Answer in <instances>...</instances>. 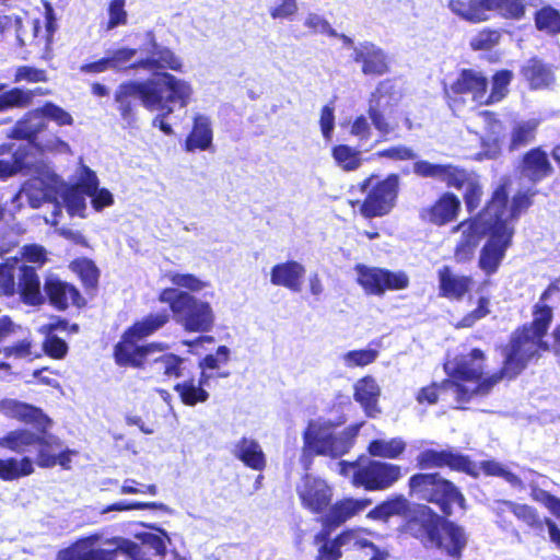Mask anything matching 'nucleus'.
<instances>
[{"instance_id": "obj_16", "label": "nucleus", "mask_w": 560, "mask_h": 560, "mask_svg": "<svg viewBox=\"0 0 560 560\" xmlns=\"http://www.w3.org/2000/svg\"><path fill=\"white\" fill-rule=\"evenodd\" d=\"M96 535L80 538L67 548L58 551L56 560H117L121 553L120 541L122 538L107 539L108 548L96 547Z\"/></svg>"}, {"instance_id": "obj_28", "label": "nucleus", "mask_w": 560, "mask_h": 560, "mask_svg": "<svg viewBox=\"0 0 560 560\" xmlns=\"http://www.w3.org/2000/svg\"><path fill=\"white\" fill-rule=\"evenodd\" d=\"M44 291L49 303L58 311H66L71 305L78 308L86 305L85 299L77 287L59 279H47L44 283Z\"/></svg>"}, {"instance_id": "obj_10", "label": "nucleus", "mask_w": 560, "mask_h": 560, "mask_svg": "<svg viewBox=\"0 0 560 560\" xmlns=\"http://www.w3.org/2000/svg\"><path fill=\"white\" fill-rule=\"evenodd\" d=\"M448 9L460 19L479 23L488 19L487 12L497 11L506 20L520 21L526 15L524 0H450Z\"/></svg>"}, {"instance_id": "obj_59", "label": "nucleus", "mask_w": 560, "mask_h": 560, "mask_svg": "<svg viewBox=\"0 0 560 560\" xmlns=\"http://www.w3.org/2000/svg\"><path fill=\"white\" fill-rule=\"evenodd\" d=\"M43 110L45 113L47 122L54 121L59 127L72 126L74 122L73 117L69 112L55 104L54 102L47 101L43 104Z\"/></svg>"}, {"instance_id": "obj_4", "label": "nucleus", "mask_w": 560, "mask_h": 560, "mask_svg": "<svg viewBox=\"0 0 560 560\" xmlns=\"http://www.w3.org/2000/svg\"><path fill=\"white\" fill-rule=\"evenodd\" d=\"M508 202L509 184L501 183L480 211L481 225L488 238L479 252L478 267L486 276L498 272L512 245L514 229L508 223Z\"/></svg>"}, {"instance_id": "obj_25", "label": "nucleus", "mask_w": 560, "mask_h": 560, "mask_svg": "<svg viewBox=\"0 0 560 560\" xmlns=\"http://www.w3.org/2000/svg\"><path fill=\"white\" fill-rule=\"evenodd\" d=\"M48 127L49 125L42 105L25 112L10 129L8 137L10 139L25 140L31 144H36L39 135L46 132Z\"/></svg>"}, {"instance_id": "obj_21", "label": "nucleus", "mask_w": 560, "mask_h": 560, "mask_svg": "<svg viewBox=\"0 0 560 560\" xmlns=\"http://www.w3.org/2000/svg\"><path fill=\"white\" fill-rule=\"evenodd\" d=\"M139 538L140 544L122 539L120 541L121 553L131 560L163 559L166 556V542L170 541V538L164 530H160L159 534L142 533Z\"/></svg>"}, {"instance_id": "obj_55", "label": "nucleus", "mask_w": 560, "mask_h": 560, "mask_svg": "<svg viewBox=\"0 0 560 560\" xmlns=\"http://www.w3.org/2000/svg\"><path fill=\"white\" fill-rule=\"evenodd\" d=\"M501 36L499 30L486 27L470 39L469 45L472 50H490L499 44Z\"/></svg>"}, {"instance_id": "obj_57", "label": "nucleus", "mask_w": 560, "mask_h": 560, "mask_svg": "<svg viewBox=\"0 0 560 560\" xmlns=\"http://www.w3.org/2000/svg\"><path fill=\"white\" fill-rule=\"evenodd\" d=\"M377 355L378 352L374 349L351 350L343 355V362L347 368H362L373 363Z\"/></svg>"}, {"instance_id": "obj_31", "label": "nucleus", "mask_w": 560, "mask_h": 560, "mask_svg": "<svg viewBox=\"0 0 560 560\" xmlns=\"http://www.w3.org/2000/svg\"><path fill=\"white\" fill-rule=\"evenodd\" d=\"M518 170L520 174L533 184L544 180L553 173L548 154L540 147L532 148L523 154Z\"/></svg>"}, {"instance_id": "obj_44", "label": "nucleus", "mask_w": 560, "mask_h": 560, "mask_svg": "<svg viewBox=\"0 0 560 560\" xmlns=\"http://www.w3.org/2000/svg\"><path fill=\"white\" fill-rule=\"evenodd\" d=\"M407 444L401 438H393L389 440L374 439L366 451L372 457L397 459L406 451Z\"/></svg>"}, {"instance_id": "obj_46", "label": "nucleus", "mask_w": 560, "mask_h": 560, "mask_svg": "<svg viewBox=\"0 0 560 560\" xmlns=\"http://www.w3.org/2000/svg\"><path fill=\"white\" fill-rule=\"evenodd\" d=\"M534 23L537 31L547 35L560 34V11L550 4L542 5L534 13Z\"/></svg>"}, {"instance_id": "obj_39", "label": "nucleus", "mask_w": 560, "mask_h": 560, "mask_svg": "<svg viewBox=\"0 0 560 560\" xmlns=\"http://www.w3.org/2000/svg\"><path fill=\"white\" fill-rule=\"evenodd\" d=\"M184 359L173 352H165L152 360L148 359L145 369L152 377L170 380L183 375Z\"/></svg>"}, {"instance_id": "obj_53", "label": "nucleus", "mask_w": 560, "mask_h": 560, "mask_svg": "<svg viewBox=\"0 0 560 560\" xmlns=\"http://www.w3.org/2000/svg\"><path fill=\"white\" fill-rule=\"evenodd\" d=\"M231 351L226 346H219L215 353L206 354L198 361L200 373H209L208 371L219 370L221 365L230 361Z\"/></svg>"}, {"instance_id": "obj_32", "label": "nucleus", "mask_w": 560, "mask_h": 560, "mask_svg": "<svg viewBox=\"0 0 560 560\" xmlns=\"http://www.w3.org/2000/svg\"><path fill=\"white\" fill-rule=\"evenodd\" d=\"M505 506L517 517V520L525 523L529 528L541 532L544 526L547 525L550 538L560 547V529L550 518H541L537 510L528 504L515 503L505 501Z\"/></svg>"}, {"instance_id": "obj_49", "label": "nucleus", "mask_w": 560, "mask_h": 560, "mask_svg": "<svg viewBox=\"0 0 560 560\" xmlns=\"http://www.w3.org/2000/svg\"><path fill=\"white\" fill-rule=\"evenodd\" d=\"M85 194L79 188V185H65L61 198L70 215H80L84 218Z\"/></svg>"}, {"instance_id": "obj_23", "label": "nucleus", "mask_w": 560, "mask_h": 560, "mask_svg": "<svg viewBox=\"0 0 560 560\" xmlns=\"http://www.w3.org/2000/svg\"><path fill=\"white\" fill-rule=\"evenodd\" d=\"M488 86L489 80L482 72L464 68L448 86H444V93L448 97L469 94L475 103L485 105Z\"/></svg>"}, {"instance_id": "obj_29", "label": "nucleus", "mask_w": 560, "mask_h": 560, "mask_svg": "<svg viewBox=\"0 0 560 560\" xmlns=\"http://www.w3.org/2000/svg\"><path fill=\"white\" fill-rule=\"evenodd\" d=\"M48 94H50V91L40 86L24 89L0 83V114L13 109L28 108L33 105L35 96H46Z\"/></svg>"}, {"instance_id": "obj_60", "label": "nucleus", "mask_w": 560, "mask_h": 560, "mask_svg": "<svg viewBox=\"0 0 560 560\" xmlns=\"http://www.w3.org/2000/svg\"><path fill=\"white\" fill-rule=\"evenodd\" d=\"M171 282L178 288L186 289L185 291L189 293L202 291L208 282L200 280L192 273H179L175 272L170 276Z\"/></svg>"}, {"instance_id": "obj_33", "label": "nucleus", "mask_w": 560, "mask_h": 560, "mask_svg": "<svg viewBox=\"0 0 560 560\" xmlns=\"http://www.w3.org/2000/svg\"><path fill=\"white\" fill-rule=\"evenodd\" d=\"M520 73L530 90L548 89L556 80L552 67L538 57L529 58L521 67Z\"/></svg>"}, {"instance_id": "obj_20", "label": "nucleus", "mask_w": 560, "mask_h": 560, "mask_svg": "<svg viewBox=\"0 0 560 560\" xmlns=\"http://www.w3.org/2000/svg\"><path fill=\"white\" fill-rule=\"evenodd\" d=\"M460 211L458 196L452 191H443L431 205L419 210V218L424 223L441 228L454 222Z\"/></svg>"}, {"instance_id": "obj_56", "label": "nucleus", "mask_w": 560, "mask_h": 560, "mask_svg": "<svg viewBox=\"0 0 560 560\" xmlns=\"http://www.w3.org/2000/svg\"><path fill=\"white\" fill-rule=\"evenodd\" d=\"M446 164L431 163L427 160L416 161L412 172L421 178H432L443 182Z\"/></svg>"}, {"instance_id": "obj_45", "label": "nucleus", "mask_w": 560, "mask_h": 560, "mask_svg": "<svg viewBox=\"0 0 560 560\" xmlns=\"http://www.w3.org/2000/svg\"><path fill=\"white\" fill-rule=\"evenodd\" d=\"M513 72L509 69L495 71L491 77V90L486 92L485 105H493L503 101L510 90L509 86L513 80Z\"/></svg>"}, {"instance_id": "obj_34", "label": "nucleus", "mask_w": 560, "mask_h": 560, "mask_svg": "<svg viewBox=\"0 0 560 560\" xmlns=\"http://www.w3.org/2000/svg\"><path fill=\"white\" fill-rule=\"evenodd\" d=\"M305 268L296 260H287L275 265L270 271V281L273 285L284 287L292 292L301 291Z\"/></svg>"}, {"instance_id": "obj_47", "label": "nucleus", "mask_w": 560, "mask_h": 560, "mask_svg": "<svg viewBox=\"0 0 560 560\" xmlns=\"http://www.w3.org/2000/svg\"><path fill=\"white\" fill-rule=\"evenodd\" d=\"M477 177L478 175L474 171H469L452 163H446L443 183L448 188L462 190Z\"/></svg>"}, {"instance_id": "obj_40", "label": "nucleus", "mask_w": 560, "mask_h": 560, "mask_svg": "<svg viewBox=\"0 0 560 560\" xmlns=\"http://www.w3.org/2000/svg\"><path fill=\"white\" fill-rule=\"evenodd\" d=\"M413 504L401 493L394 494L376 504L368 514L369 517L387 521L393 516L407 518Z\"/></svg>"}, {"instance_id": "obj_27", "label": "nucleus", "mask_w": 560, "mask_h": 560, "mask_svg": "<svg viewBox=\"0 0 560 560\" xmlns=\"http://www.w3.org/2000/svg\"><path fill=\"white\" fill-rule=\"evenodd\" d=\"M439 296L450 301H462L474 285V279L468 275L455 273L448 265L438 270Z\"/></svg>"}, {"instance_id": "obj_7", "label": "nucleus", "mask_w": 560, "mask_h": 560, "mask_svg": "<svg viewBox=\"0 0 560 560\" xmlns=\"http://www.w3.org/2000/svg\"><path fill=\"white\" fill-rule=\"evenodd\" d=\"M158 300L166 304L171 318L186 332L208 334L215 324V314L208 301L173 287L159 292Z\"/></svg>"}, {"instance_id": "obj_13", "label": "nucleus", "mask_w": 560, "mask_h": 560, "mask_svg": "<svg viewBox=\"0 0 560 560\" xmlns=\"http://www.w3.org/2000/svg\"><path fill=\"white\" fill-rule=\"evenodd\" d=\"M350 466L354 469L351 483L366 491L389 489L402 477L401 467L387 462L368 459L362 464L352 462Z\"/></svg>"}, {"instance_id": "obj_15", "label": "nucleus", "mask_w": 560, "mask_h": 560, "mask_svg": "<svg viewBox=\"0 0 560 560\" xmlns=\"http://www.w3.org/2000/svg\"><path fill=\"white\" fill-rule=\"evenodd\" d=\"M141 339L137 338L131 330L125 329L118 342L114 346L113 358L120 368L145 369L148 358L164 349L161 342L139 345Z\"/></svg>"}, {"instance_id": "obj_64", "label": "nucleus", "mask_w": 560, "mask_h": 560, "mask_svg": "<svg viewBox=\"0 0 560 560\" xmlns=\"http://www.w3.org/2000/svg\"><path fill=\"white\" fill-rule=\"evenodd\" d=\"M483 191L479 180V176L474 179L467 187H465L464 202L469 213H472L479 208Z\"/></svg>"}, {"instance_id": "obj_38", "label": "nucleus", "mask_w": 560, "mask_h": 560, "mask_svg": "<svg viewBox=\"0 0 560 560\" xmlns=\"http://www.w3.org/2000/svg\"><path fill=\"white\" fill-rule=\"evenodd\" d=\"M381 390L375 380L370 376H363L354 385V400L361 405L368 417L374 418L381 412L377 401Z\"/></svg>"}, {"instance_id": "obj_9", "label": "nucleus", "mask_w": 560, "mask_h": 560, "mask_svg": "<svg viewBox=\"0 0 560 560\" xmlns=\"http://www.w3.org/2000/svg\"><path fill=\"white\" fill-rule=\"evenodd\" d=\"M361 423L348 425L340 434L307 428L303 432V447L300 457L304 470H310L315 456L337 458L347 454L354 445Z\"/></svg>"}, {"instance_id": "obj_11", "label": "nucleus", "mask_w": 560, "mask_h": 560, "mask_svg": "<svg viewBox=\"0 0 560 560\" xmlns=\"http://www.w3.org/2000/svg\"><path fill=\"white\" fill-rule=\"evenodd\" d=\"M160 85V102L148 110H159L160 113L153 119V126L158 127L164 135L171 136L174 130L166 121L168 115L173 113L172 104H178L179 107H186L190 101L192 89L190 84L174 74L162 71Z\"/></svg>"}, {"instance_id": "obj_48", "label": "nucleus", "mask_w": 560, "mask_h": 560, "mask_svg": "<svg viewBox=\"0 0 560 560\" xmlns=\"http://www.w3.org/2000/svg\"><path fill=\"white\" fill-rule=\"evenodd\" d=\"M72 270L79 276L86 291L96 290L98 285L100 270L91 259L80 258L72 261Z\"/></svg>"}, {"instance_id": "obj_37", "label": "nucleus", "mask_w": 560, "mask_h": 560, "mask_svg": "<svg viewBox=\"0 0 560 560\" xmlns=\"http://www.w3.org/2000/svg\"><path fill=\"white\" fill-rule=\"evenodd\" d=\"M26 147H16L12 142L0 144V179L18 174L26 164Z\"/></svg>"}, {"instance_id": "obj_17", "label": "nucleus", "mask_w": 560, "mask_h": 560, "mask_svg": "<svg viewBox=\"0 0 560 560\" xmlns=\"http://www.w3.org/2000/svg\"><path fill=\"white\" fill-rule=\"evenodd\" d=\"M301 505L323 518L335 504L332 488L323 479L305 475L302 486L296 489Z\"/></svg>"}, {"instance_id": "obj_43", "label": "nucleus", "mask_w": 560, "mask_h": 560, "mask_svg": "<svg viewBox=\"0 0 560 560\" xmlns=\"http://www.w3.org/2000/svg\"><path fill=\"white\" fill-rule=\"evenodd\" d=\"M335 164L343 172H354L363 164L362 152L349 144H335L330 150Z\"/></svg>"}, {"instance_id": "obj_63", "label": "nucleus", "mask_w": 560, "mask_h": 560, "mask_svg": "<svg viewBox=\"0 0 560 560\" xmlns=\"http://www.w3.org/2000/svg\"><path fill=\"white\" fill-rule=\"evenodd\" d=\"M536 191H517L511 201L510 207V219H517L524 211H526L533 205V197Z\"/></svg>"}, {"instance_id": "obj_51", "label": "nucleus", "mask_w": 560, "mask_h": 560, "mask_svg": "<svg viewBox=\"0 0 560 560\" xmlns=\"http://www.w3.org/2000/svg\"><path fill=\"white\" fill-rule=\"evenodd\" d=\"M537 125L532 121L517 124L511 131L510 150H516L535 139Z\"/></svg>"}, {"instance_id": "obj_24", "label": "nucleus", "mask_w": 560, "mask_h": 560, "mask_svg": "<svg viewBox=\"0 0 560 560\" xmlns=\"http://www.w3.org/2000/svg\"><path fill=\"white\" fill-rule=\"evenodd\" d=\"M352 60L361 65V71L365 77H383L390 70L387 54L371 42L361 43L354 48Z\"/></svg>"}, {"instance_id": "obj_36", "label": "nucleus", "mask_w": 560, "mask_h": 560, "mask_svg": "<svg viewBox=\"0 0 560 560\" xmlns=\"http://www.w3.org/2000/svg\"><path fill=\"white\" fill-rule=\"evenodd\" d=\"M233 455L246 467L256 471H262L267 466L266 455L260 444L250 438H241L234 445Z\"/></svg>"}, {"instance_id": "obj_50", "label": "nucleus", "mask_w": 560, "mask_h": 560, "mask_svg": "<svg viewBox=\"0 0 560 560\" xmlns=\"http://www.w3.org/2000/svg\"><path fill=\"white\" fill-rule=\"evenodd\" d=\"M450 388L453 389V385L452 383H446L445 378L441 382H431L419 388L415 398L417 402L422 406L435 405L439 402L441 392Z\"/></svg>"}, {"instance_id": "obj_30", "label": "nucleus", "mask_w": 560, "mask_h": 560, "mask_svg": "<svg viewBox=\"0 0 560 560\" xmlns=\"http://www.w3.org/2000/svg\"><path fill=\"white\" fill-rule=\"evenodd\" d=\"M0 411L9 419L37 428H45L50 422V419L39 407L16 399H2Z\"/></svg>"}, {"instance_id": "obj_35", "label": "nucleus", "mask_w": 560, "mask_h": 560, "mask_svg": "<svg viewBox=\"0 0 560 560\" xmlns=\"http://www.w3.org/2000/svg\"><path fill=\"white\" fill-rule=\"evenodd\" d=\"M213 131L209 117L196 115L192 119V127L187 135L184 149L186 152L206 151L212 148Z\"/></svg>"}, {"instance_id": "obj_18", "label": "nucleus", "mask_w": 560, "mask_h": 560, "mask_svg": "<svg viewBox=\"0 0 560 560\" xmlns=\"http://www.w3.org/2000/svg\"><path fill=\"white\" fill-rule=\"evenodd\" d=\"M459 232L453 249V257L457 264H467L472 260L476 249L486 232L481 225L480 212L466 218L451 229V233Z\"/></svg>"}, {"instance_id": "obj_1", "label": "nucleus", "mask_w": 560, "mask_h": 560, "mask_svg": "<svg viewBox=\"0 0 560 560\" xmlns=\"http://www.w3.org/2000/svg\"><path fill=\"white\" fill-rule=\"evenodd\" d=\"M408 493L422 503L413 504L397 527L398 533L425 549L442 550L451 559L460 560L467 536L460 525L450 520L454 505L464 511L467 508L460 489L440 472H416L408 479Z\"/></svg>"}, {"instance_id": "obj_19", "label": "nucleus", "mask_w": 560, "mask_h": 560, "mask_svg": "<svg viewBox=\"0 0 560 560\" xmlns=\"http://www.w3.org/2000/svg\"><path fill=\"white\" fill-rule=\"evenodd\" d=\"M419 469L443 468L447 467L453 471L465 472L471 477H477L475 464L469 456L454 453L451 450L427 448L420 452L416 458Z\"/></svg>"}, {"instance_id": "obj_62", "label": "nucleus", "mask_w": 560, "mask_h": 560, "mask_svg": "<svg viewBox=\"0 0 560 560\" xmlns=\"http://www.w3.org/2000/svg\"><path fill=\"white\" fill-rule=\"evenodd\" d=\"M44 352L54 360H61L68 353L67 342L56 335H47L43 342Z\"/></svg>"}, {"instance_id": "obj_58", "label": "nucleus", "mask_w": 560, "mask_h": 560, "mask_svg": "<svg viewBox=\"0 0 560 560\" xmlns=\"http://www.w3.org/2000/svg\"><path fill=\"white\" fill-rule=\"evenodd\" d=\"M489 299L487 296H479L477 307L465 314L457 323V328H470L476 322L489 315Z\"/></svg>"}, {"instance_id": "obj_6", "label": "nucleus", "mask_w": 560, "mask_h": 560, "mask_svg": "<svg viewBox=\"0 0 560 560\" xmlns=\"http://www.w3.org/2000/svg\"><path fill=\"white\" fill-rule=\"evenodd\" d=\"M530 323L520 325L512 332L506 348L524 371L532 362L540 359L541 352L550 350L544 340L553 320V310L548 304L535 303Z\"/></svg>"}, {"instance_id": "obj_12", "label": "nucleus", "mask_w": 560, "mask_h": 560, "mask_svg": "<svg viewBox=\"0 0 560 560\" xmlns=\"http://www.w3.org/2000/svg\"><path fill=\"white\" fill-rule=\"evenodd\" d=\"M161 72L154 78L142 81L120 83L115 91V101L120 116L130 120L135 116V98H139L144 108H152L160 102Z\"/></svg>"}, {"instance_id": "obj_2", "label": "nucleus", "mask_w": 560, "mask_h": 560, "mask_svg": "<svg viewBox=\"0 0 560 560\" xmlns=\"http://www.w3.org/2000/svg\"><path fill=\"white\" fill-rule=\"evenodd\" d=\"M0 447L16 454L36 452L35 464L39 468H52L59 465L62 469L71 468L75 451L62 448L61 441L48 433L38 434L28 429L19 428L7 432L0 438ZM34 460L28 456L0 458V479L2 481L19 480L34 472Z\"/></svg>"}, {"instance_id": "obj_26", "label": "nucleus", "mask_w": 560, "mask_h": 560, "mask_svg": "<svg viewBox=\"0 0 560 560\" xmlns=\"http://www.w3.org/2000/svg\"><path fill=\"white\" fill-rule=\"evenodd\" d=\"M230 375L229 372L212 373H200L199 378L194 377L186 378L174 385L173 389L178 395L180 402L188 407H194L198 404L206 402L210 394L205 388L212 377L225 378Z\"/></svg>"}, {"instance_id": "obj_54", "label": "nucleus", "mask_w": 560, "mask_h": 560, "mask_svg": "<svg viewBox=\"0 0 560 560\" xmlns=\"http://www.w3.org/2000/svg\"><path fill=\"white\" fill-rule=\"evenodd\" d=\"M48 81V73L45 69L23 65L15 68L13 82L45 83Z\"/></svg>"}, {"instance_id": "obj_8", "label": "nucleus", "mask_w": 560, "mask_h": 560, "mask_svg": "<svg viewBox=\"0 0 560 560\" xmlns=\"http://www.w3.org/2000/svg\"><path fill=\"white\" fill-rule=\"evenodd\" d=\"M400 176L390 173L385 177L372 173L358 184L364 194L362 201L350 200L351 207L359 206L360 214L365 219L381 218L389 214L396 207L400 192Z\"/></svg>"}, {"instance_id": "obj_22", "label": "nucleus", "mask_w": 560, "mask_h": 560, "mask_svg": "<svg viewBox=\"0 0 560 560\" xmlns=\"http://www.w3.org/2000/svg\"><path fill=\"white\" fill-rule=\"evenodd\" d=\"M145 37L150 47L149 55L130 63L129 69H144L152 72L158 70H182L180 59L170 48L158 44L153 31H148Z\"/></svg>"}, {"instance_id": "obj_41", "label": "nucleus", "mask_w": 560, "mask_h": 560, "mask_svg": "<svg viewBox=\"0 0 560 560\" xmlns=\"http://www.w3.org/2000/svg\"><path fill=\"white\" fill-rule=\"evenodd\" d=\"M171 322V314L167 310H161L159 312H151L141 318L135 320L127 329L139 339L143 340L160 329L165 327Z\"/></svg>"}, {"instance_id": "obj_14", "label": "nucleus", "mask_w": 560, "mask_h": 560, "mask_svg": "<svg viewBox=\"0 0 560 560\" xmlns=\"http://www.w3.org/2000/svg\"><path fill=\"white\" fill-rule=\"evenodd\" d=\"M354 270L357 271V283L368 295L382 296L386 291H399L409 285V278L401 270L392 271L363 264H357Z\"/></svg>"}, {"instance_id": "obj_52", "label": "nucleus", "mask_w": 560, "mask_h": 560, "mask_svg": "<svg viewBox=\"0 0 560 560\" xmlns=\"http://www.w3.org/2000/svg\"><path fill=\"white\" fill-rule=\"evenodd\" d=\"M108 19L104 25L105 31H112L128 23L126 0H109L107 5Z\"/></svg>"}, {"instance_id": "obj_3", "label": "nucleus", "mask_w": 560, "mask_h": 560, "mask_svg": "<svg viewBox=\"0 0 560 560\" xmlns=\"http://www.w3.org/2000/svg\"><path fill=\"white\" fill-rule=\"evenodd\" d=\"M501 368L494 373L483 376L486 354L479 348L471 349L467 354L456 359L451 370L446 369V383H452L457 408L467 409L475 396L488 395L502 380H514L523 373L512 353L505 347Z\"/></svg>"}, {"instance_id": "obj_61", "label": "nucleus", "mask_w": 560, "mask_h": 560, "mask_svg": "<svg viewBox=\"0 0 560 560\" xmlns=\"http://www.w3.org/2000/svg\"><path fill=\"white\" fill-rule=\"evenodd\" d=\"M165 505L161 502H141V501H133V502H115L112 503L103 509V513L108 512H121V511H132V510H163Z\"/></svg>"}, {"instance_id": "obj_42", "label": "nucleus", "mask_w": 560, "mask_h": 560, "mask_svg": "<svg viewBox=\"0 0 560 560\" xmlns=\"http://www.w3.org/2000/svg\"><path fill=\"white\" fill-rule=\"evenodd\" d=\"M19 287L21 299L25 304L36 306L43 303L40 281L34 267L27 265L21 267Z\"/></svg>"}, {"instance_id": "obj_5", "label": "nucleus", "mask_w": 560, "mask_h": 560, "mask_svg": "<svg viewBox=\"0 0 560 560\" xmlns=\"http://www.w3.org/2000/svg\"><path fill=\"white\" fill-rule=\"evenodd\" d=\"M371 503V499H355L352 497H345L335 501L329 513L319 518L322 527L313 537V544L316 547L314 560H341L343 547L351 542L358 545L359 540L353 529H342L334 537H331V534L346 522L363 512Z\"/></svg>"}]
</instances>
